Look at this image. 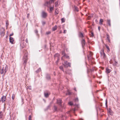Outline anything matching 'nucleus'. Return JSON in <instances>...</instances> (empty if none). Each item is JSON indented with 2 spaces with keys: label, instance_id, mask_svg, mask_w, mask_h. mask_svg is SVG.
I'll list each match as a JSON object with an SVG mask.
<instances>
[{
  "label": "nucleus",
  "instance_id": "nucleus-59",
  "mask_svg": "<svg viewBox=\"0 0 120 120\" xmlns=\"http://www.w3.org/2000/svg\"><path fill=\"white\" fill-rule=\"evenodd\" d=\"M61 59H62V58H61Z\"/></svg>",
  "mask_w": 120,
  "mask_h": 120
},
{
  "label": "nucleus",
  "instance_id": "nucleus-29",
  "mask_svg": "<svg viewBox=\"0 0 120 120\" xmlns=\"http://www.w3.org/2000/svg\"><path fill=\"white\" fill-rule=\"evenodd\" d=\"M15 98V95L14 94H13L12 96V99L13 100H14Z\"/></svg>",
  "mask_w": 120,
  "mask_h": 120
},
{
  "label": "nucleus",
  "instance_id": "nucleus-17",
  "mask_svg": "<svg viewBox=\"0 0 120 120\" xmlns=\"http://www.w3.org/2000/svg\"><path fill=\"white\" fill-rule=\"evenodd\" d=\"M105 46L106 48L107 49V51L108 52H109L110 51V49H109V47L108 46H107V45H105Z\"/></svg>",
  "mask_w": 120,
  "mask_h": 120
},
{
  "label": "nucleus",
  "instance_id": "nucleus-40",
  "mask_svg": "<svg viewBox=\"0 0 120 120\" xmlns=\"http://www.w3.org/2000/svg\"><path fill=\"white\" fill-rule=\"evenodd\" d=\"M65 53L64 51H63L62 52V55H63V56H64V55H65Z\"/></svg>",
  "mask_w": 120,
  "mask_h": 120
},
{
  "label": "nucleus",
  "instance_id": "nucleus-2",
  "mask_svg": "<svg viewBox=\"0 0 120 120\" xmlns=\"http://www.w3.org/2000/svg\"><path fill=\"white\" fill-rule=\"evenodd\" d=\"M100 53L101 55L103 58H106L105 54L104 53V50L103 49H102L101 50L100 52Z\"/></svg>",
  "mask_w": 120,
  "mask_h": 120
},
{
  "label": "nucleus",
  "instance_id": "nucleus-24",
  "mask_svg": "<svg viewBox=\"0 0 120 120\" xmlns=\"http://www.w3.org/2000/svg\"><path fill=\"white\" fill-rule=\"evenodd\" d=\"M45 96L46 97H47L48 96L49 94L48 93H45Z\"/></svg>",
  "mask_w": 120,
  "mask_h": 120
},
{
  "label": "nucleus",
  "instance_id": "nucleus-45",
  "mask_svg": "<svg viewBox=\"0 0 120 120\" xmlns=\"http://www.w3.org/2000/svg\"><path fill=\"white\" fill-rule=\"evenodd\" d=\"M54 0H50V1H51V2H54Z\"/></svg>",
  "mask_w": 120,
  "mask_h": 120
},
{
  "label": "nucleus",
  "instance_id": "nucleus-37",
  "mask_svg": "<svg viewBox=\"0 0 120 120\" xmlns=\"http://www.w3.org/2000/svg\"><path fill=\"white\" fill-rule=\"evenodd\" d=\"M29 120H31V115H30L29 117Z\"/></svg>",
  "mask_w": 120,
  "mask_h": 120
},
{
  "label": "nucleus",
  "instance_id": "nucleus-50",
  "mask_svg": "<svg viewBox=\"0 0 120 120\" xmlns=\"http://www.w3.org/2000/svg\"><path fill=\"white\" fill-rule=\"evenodd\" d=\"M105 104H106V105H107V101H106V102H105Z\"/></svg>",
  "mask_w": 120,
  "mask_h": 120
},
{
  "label": "nucleus",
  "instance_id": "nucleus-14",
  "mask_svg": "<svg viewBox=\"0 0 120 120\" xmlns=\"http://www.w3.org/2000/svg\"><path fill=\"white\" fill-rule=\"evenodd\" d=\"M107 23L108 24L109 26H111V22H110V20L109 19H108L107 20Z\"/></svg>",
  "mask_w": 120,
  "mask_h": 120
},
{
  "label": "nucleus",
  "instance_id": "nucleus-53",
  "mask_svg": "<svg viewBox=\"0 0 120 120\" xmlns=\"http://www.w3.org/2000/svg\"><path fill=\"white\" fill-rule=\"evenodd\" d=\"M50 2H47L46 3L47 4H48L49 3H50Z\"/></svg>",
  "mask_w": 120,
  "mask_h": 120
},
{
  "label": "nucleus",
  "instance_id": "nucleus-39",
  "mask_svg": "<svg viewBox=\"0 0 120 120\" xmlns=\"http://www.w3.org/2000/svg\"><path fill=\"white\" fill-rule=\"evenodd\" d=\"M55 13L56 14H58V12L57 10H55Z\"/></svg>",
  "mask_w": 120,
  "mask_h": 120
},
{
  "label": "nucleus",
  "instance_id": "nucleus-10",
  "mask_svg": "<svg viewBox=\"0 0 120 120\" xmlns=\"http://www.w3.org/2000/svg\"><path fill=\"white\" fill-rule=\"evenodd\" d=\"M9 40L10 42L12 44L14 41L13 38H12L10 37L9 38Z\"/></svg>",
  "mask_w": 120,
  "mask_h": 120
},
{
  "label": "nucleus",
  "instance_id": "nucleus-32",
  "mask_svg": "<svg viewBox=\"0 0 120 120\" xmlns=\"http://www.w3.org/2000/svg\"><path fill=\"white\" fill-rule=\"evenodd\" d=\"M54 110L55 111H56L57 109V107L56 106H54Z\"/></svg>",
  "mask_w": 120,
  "mask_h": 120
},
{
  "label": "nucleus",
  "instance_id": "nucleus-44",
  "mask_svg": "<svg viewBox=\"0 0 120 120\" xmlns=\"http://www.w3.org/2000/svg\"><path fill=\"white\" fill-rule=\"evenodd\" d=\"M91 36L92 37L93 36H94V34L93 32H91Z\"/></svg>",
  "mask_w": 120,
  "mask_h": 120
},
{
  "label": "nucleus",
  "instance_id": "nucleus-35",
  "mask_svg": "<svg viewBox=\"0 0 120 120\" xmlns=\"http://www.w3.org/2000/svg\"><path fill=\"white\" fill-rule=\"evenodd\" d=\"M51 33V32L50 31L47 32H46V34L47 35H48Z\"/></svg>",
  "mask_w": 120,
  "mask_h": 120
},
{
  "label": "nucleus",
  "instance_id": "nucleus-1",
  "mask_svg": "<svg viewBox=\"0 0 120 120\" xmlns=\"http://www.w3.org/2000/svg\"><path fill=\"white\" fill-rule=\"evenodd\" d=\"M8 66H6L5 67H3L2 70L1 71L0 73L2 75L4 73L3 75H4V74L8 70Z\"/></svg>",
  "mask_w": 120,
  "mask_h": 120
},
{
  "label": "nucleus",
  "instance_id": "nucleus-18",
  "mask_svg": "<svg viewBox=\"0 0 120 120\" xmlns=\"http://www.w3.org/2000/svg\"><path fill=\"white\" fill-rule=\"evenodd\" d=\"M103 20L102 19H100L99 22V23L100 25H102V22H103Z\"/></svg>",
  "mask_w": 120,
  "mask_h": 120
},
{
  "label": "nucleus",
  "instance_id": "nucleus-21",
  "mask_svg": "<svg viewBox=\"0 0 120 120\" xmlns=\"http://www.w3.org/2000/svg\"><path fill=\"white\" fill-rule=\"evenodd\" d=\"M108 112L111 115L112 114V112H111V109H109L108 111Z\"/></svg>",
  "mask_w": 120,
  "mask_h": 120
},
{
  "label": "nucleus",
  "instance_id": "nucleus-58",
  "mask_svg": "<svg viewBox=\"0 0 120 120\" xmlns=\"http://www.w3.org/2000/svg\"><path fill=\"white\" fill-rule=\"evenodd\" d=\"M61 33V31H60V33Z\"/></svg>",
  "mask_w": 120,
  "mask_h": 120
},
{
  "label": "nucleus",
  "instance_id": "nucleus-34",
  "mask_svg": "<svg viewBox=\"0 0 120 120\" xmlns=\"http://www.w3.org/2000/svg\"><path fill=\"white\" fill-rule=\"evenodd\" d=\"M74 101L76 102H78L79 101L78 98H76L75 99Z\"/></svg>",
  "mask_w": 120,
  "mask_h": 120
},
{
  "label": "nucleus",
  "instance_id": "nucleus-13",
  "mask_svg": "<svg viewBox=\"0 0 120 120\" xmlns=\"http://www.w3.org/2000/svg\"><path fill=\"white\" fill-rule=\"evenodd\" d=\"M57 28V26L56 25H55L52 28V30L53 31H55L56 30Z\"/></svg>",
  "mask_w": 120,
  "mask_h": 120
},
{
  "label": "nucleus",
  "instance_id": "nucleus-52",
  "mask_svg": "<svg viewBox=\"0 0 120 120\" xmlns=\"http://www.w3.org/2000/svg\"><path fill=\"white\" fill-rule=\"evenodd\" d=\"M74 90H75L76 91V88H74Z\"/></svg>",
  "mask_w": 120,
  "mask_h": 120
},
{
  "label": "nucleus",
  "instance_id": "nucleus-3",
  "mask_svg": "<svg viewBox=\"0 0 120 120\" xmlns=\"http://www.w3.org/2000/svg\"><path fill=\"white\" fill-rule=\"evenodd\" d=\"M64 66L66 67H71V64L70 63H68L67 61L64 62V64H63Z\"/></svg>",
  "mask_w": 120,
  "mask_h": 120
},
{
  "label": "nucleus",
  "instance_id": "nucleus-7",
  "mask_svg": "<svg viewBox=\"0 0 120 120\" xmlns=\"http://www.w3.org/2000/svg\"><path fill=\"white\" fill-rule=\"evenodd\" d=\"M57 103L60 105L62 103V100L61 99H57Z\"/></svg>",
  "mask_w": 120,
  "mask_h": 120
},
{
  "label": "nucleus",
  "instance_id": "nucleus-11",
  "mask_svg": "<svg viewBox=\"0 0 120 120\" xmlns=\"http://www.w3.org/2000/svg\"><path fill=\"white\" fill-rule=\"evenodd\" d=\"M111 71V70L109 69L108 68H106V73H110Z\"/></svg>",
  "mask_w": 120,
  "mask_h": 120
},
{
  "label": "nucleus",
  "instance_id": "nucleus-41",
  "mask_svg": "<svg viewBox=\"0 0 120 120\" xmlns=\"http://www.w3.org/2000/svg\"><path fill=\"white\" fill-rule=\"evenodd\" d=\"M28 89L30 90H31V87L30 86H29L28 87Z\"/></svg>",
  "mask_w": 120,
  "mask_h": 120
},
{
  "label": "nucleus",
  "instance_id": "nucleus-51",
  "mask_svg": "<svg viewBox=\"0 0 120 120\" xmlns=\"http://www.w3.org/2000/svg\"><path fill=\"white\" fill-rule=\"evenodd\" d=\"M69 113H70V112H69V111L68 112H67V113L68 114H69Z\"/></svg>",
  "mask_w": 120,
  "mask_h": 120
},
{
  "label": "nucleus",
  "instance_id": "nucleus-30",
  "mask_svg": "<svg viewBox=\"0 0 120 120\" xmlns=\"http://www.w3.org/2000/svg\"><path fill=\"white\" fill-rule=\"evenodd\" d=\"M8 21H7L6 22V26L7 27L8 26Z\"/></svg>",
  "mask_w": 120,
  "mask_h": 120
},
{
  "label": "nucleus",
  "instance_id": "nucleus-25",
  "mask_svg": "<svg viewBox=\"0 0 120 120\" xmlns=\"http://www.w3.org/2000/svg\"><path fill=\"white\" fill-rule=\"evenodd\" d=\"M3 31H2V32H1V34H2V35H3V36H4V30L3 29Z\"/></svg>",
  "mask_w": 120,
  "mask_h": 120
},
{
  "label": "nucleus",
  "instance_id": "nucleus-20",
  "mask_svg": "<svg viewBox=\"0 0 120 120\" xmlns=\"http://www.w3.org/2000/svg\"><path fill=\"white\" fill-rule=\"evenodd\" d=\"M64 56L67 58L69 59V56L66 54H65V55H64L63 56Z\"/></svg>",
  "mask_w": 120,
  "mask_h": 120
},
{
  "label": "nucleus",
  "instance_id": "nucleus-8",
  "mask_svg": "<svg viewBox=\"0 0 120 120\" xmlns=\"http://www.w3.org/2000/svg\"><path fill=\"white\" fill-rule=\"evenodd\" d=\"M60 56L59 54L57 53L54 56L55 57H57V61H59V57Z\"/></svg>",
  "mask_w": 120,
  "mask_h": 120
},
{
  "label": "nucleus",
  "instance_id": "nucleus-26",
  "mask_svg": "<svg viewBox=\"0 0 120 120\" xmlns=\"http://www.w3.org/2000/svg\"><path fill=\"white\" fill-rule=\"evenodd\" d=\"M75 10L77 12H78L79 11L78 8L76 6L75 7Z\"/></svg>",
  "mask_w": 120,
  "mask_h": 120
},
{
  "label": "nucleus",
  "instance_id": "nucleus-47",
  "mask_svg": "<svg viewBox=\"0 0 120 120\" xmlns=\"http://www.w3.org/2000/svg\"><path fill=\"white\" fill-rule=\"evenodd\" d=\"M29 14H28L27 15V18H29Z\"/></svg>",
  "mask_w": 120,
  "mask_h": 120
},
{
  "label": "nucleus",
  "instance_id": "nucleus-55",
  "mask_svg": "<svg viewBox=\"0 0 120 120\" xmlns=\"http://www.w3.org/2000/svg\"><path fill=\"white\" fill-rule=\"evenodd\" d=\"M98 30H100V27H98Z\"/></svg>",
  "mask_w": 120,
  "mask_h": 120
},
{
  "label": "nucleus",
  "instance_id": "nucleus-56",
  "mask_svg": "<svg viewBox=\"0 0 120 120\" xmlns=\"http://www.w3.org/2000/svg\"><path fill=\"white\" fill-rule=\"evenodd\" d=\"M117 64V62H115V65H116Z\"/></svg>",
  "mask_w": 120,
  "mask_h": 120
},
{
  "label": "nucleus",
  "instance_id": "nucleus-19",
  "mask_svg": "<svg viewBox=\"0 0 120 120\" xmlns=\"http://www.w3.org/2000/svg\"><path fill=\"white\" fill-rule=\"evenodd\" d=\"M49 9L50 11H52L53 10V6L51 7H49Z\"/></svg>",
  "mask_w": 120,
  "mask_h": 120
},
{
  "label": "nucleus",
  "instance_id": "nucleus-57",
  "mask_svg": "<svg viewBox=\"0 0 120 120\" xmlns=\"http://www.w3.org/2000/svg\"><path fill=\"white\" fill-rule=\"evenodd\" d=\"M54 75H55V72H54Z\"/></svg>",
  "mask_w": 120,
  "mask_h": 120
},
{
  "label": "nucleus",
  "instance_id": "nucleus-60",
  "mask_svg": "<svg viewBox=\"0 0 120 120\" xmlns=\"http://www.w3.org/2000/svg\"><path fill=\"white\" fill-rule=\"evenodd\" d=\"M1 0H0V1Z\"/></svg>",
  "mask_w": 120,
  "mask_h": 120
},
{
  "label": "nucleus",
  "instance_id": "nucleus-6",
  "mask_svg": "<svg viewBox=\"0 0 120 120\" xmlns=\"http://www.w3.org/2000/svg\"><path fill=\"white\" fill-rule=\"evenodd\" d=\"M81 43L83 48L85 45V41L84 39H83L81 41Z\"/></svg>",
  "mask_w": 120,
  "mask_h": 120
},
{
  "label": "nucleus",
  "instance_id": "nucleus-33",
  "mask_svg": "<svg viewBox=\"0 0 120 120\" xmlns=\"http://www.w3.org/2000/svg\"><path fill=\"white\" fill-rule=\"evenodd\" d=\"M2 117V112H0V118H1Z\"/></svg>",
  "mask_w": 120,
  "mask_h": 120
},
{
  "label": "nucleus",
  "instance_id": "nucleus-23",
  "mask_svg": "<svg viewBox=\"0 0 120 120\" xmlns=\"http://www.w3.org/2000/svg\"><path fill=\"white\" fill-rule=\"evenodd\" d=\"M60 69L62 70L63 71H64V70L63 69V68L62 66H60L59 67Z\"/></svg>",
  "mask_w": 120,
  "mask_h": 120
},
{
  "label": "nucleus",
  "instance_id": "nucleus-38",
  "mask_svg": "<svg viewBox=\"0 0 120 120\" xmlns=\"http://www.w3.org/2000/svg\"><path fill=\"white\" fill-rule=\"evenodd\" d=\"M42 25H44L45 24V22L44 21H42Z\"/></svg>",
  "mask_w": 120,
  "mask_h": 120
},
{
  "label": "nucleus",
  "instance_id": "nucleus-36",
  "mask_svg": "<svg viewBox=\"0 0 120 120\" xmlns=\"http://www.w3.org/2000/svg\"><path fill=\"white\" fill-rule=\"evenodd\" d=\"M46 78L48 79H50V77L48 75H47L46 76Z\"/></svg>",
  "mask_w": 120,
  "mask_h": 120
},
{
  "label": "nucleus",
  "instance_id": "nucleus-5",
  "mask_svg": "<svg viewBox=\"0 0 120 120\" xmlns=\"http://www.w3.org/2000/svg\"><path fill=\"white\" fill-rule=\"evenodd\" d=\"M6 97L5 96H3L1 98V101L2 102H4L6 100Z\"/></svg>",
  "mask_w": 120,
  "mask_h": 120
},
{
  "label": "nucleus",
  "instance_id": "nucleus-49",
  "mask_svg": "<svg viewBox=\"0 0 120 120\" xmlns=\"http://www.w3.org/2000/svg\"><path fill=\"white\" fill-rule=\"evenodd\" d=\"M26 43H28V40H27V39H26Z\"/></svg>",
  "mask_w": 120,
  "mask_h": 120
},
{
  "label": "nucleus",
  "instance_id": "nucleus-16",
  "mask_svg": "<svg viewBox=\"0 0 120 120\" xmlns=\"http://www.w3.org/2000/svg\"><path fill=\"white\" fill-rule=\"evenodd\" d=\"M106 36H107V38L108 41H109V42H110V37H109V35L108 34H107Z\"/></svg>",
  "mask_w": 120,
  "mask_h": 120
},
{
  "label": "nucleus",
  "instance_id": "nucleus-27",
  "mask_svg": "<svg viewBox=\"0 0 120 120\" xmlns=\"http://www.w3.org/2000/svg\"><path fill=\"white\" fill-rule=\"evenodd\" d=\"M68 103L69 105L71 106L73 105V103L71 101L69 102Z\"/></svg>",
  "mask_w": 120,
  "mask_h": 120
},
{
  "label": "nucleus",
  "instance_id": "nucleus-4",
  "mask_svg": "<svg viewBox=\"0 0 120 120\" xmlns=\"http://www.w3.org/2000/svg\"><path fill=\"white\" fill-rule=\"evenodd\" d=\"M47 14L45 12L43 11L41 13V16L43 18H45L47 16Z\"/></svg>",
  "mask_w": 120,
  "mask_h": 120
},
{
  "label": "nucleus",
  "instance_id": "nucleus-43",
  "mask_svg": "<svg viewBox=\"0 0 120 120\" xmlns=\"http://www.w3.org/2000/svg\"><path fill=\"white\" fill-rule=\"evenodd\" d=\"M35 32L36 33V34L38 32V31L37 30H35Z\"/></svg>",
  "mask_w": 120,
  "mask_h": 120
},
{
  "label": "nucleus",
  "instance_id": "nucleus-22",
  "mask_svg": "<svg viewBox=\"0 0 120 120\" xmlns=\"http://www.w3.org/2000/svg\"><path fill=\"white\" fill-rule=\"evenodd\" d=\"M61 20L62 22H65V19L64 18H63L61 19Z\"/></svg>",
  "mask_w": 120,
  "mask_h": 120
},
{
  "label": "nucleus",
  "instance_id": "nucleus-28",
  "mask_svg": "<svg viewBox=\"0 0 120 120\" xmlns=\"http://www.w3.org/2000/svg\"><path fill=\"white\" fill-rule=\"evenodd\" d=\"M41 69L40 68H39L38 70L36 71V72L37 73L38 72H39L41 71Z\"/></svg>",
  "mask_w": 120,
  "mask_h": 120
},
{
  "label": "nucleus",
  "instance_id": "nucleus-46",
  "mask_svg": "<svg viewBox=\"0 0 120 120\" xmlns=\"http://www.w3.org/2000/svg\"><path fill=\"white\" fill-rule=\"evenodd\" d=\"M13 33H12V34H11L10 35V37L12 36L13 35Z\"/></svg>",
  "mask_w": 120,
  "mask_h": 120
},
{
  "label": "nucleus",
  "instance_id": "nucleus-15",
  "mask_svg": "<svg viewBox=\"0 0 120 120\" xmlns=\"http://www.w3.org/2000/svg\"><path fill=\"white\" fill-rule=\"evenodd\" d=\"M79 37L83 38V35L82 33H80L79 34Z\"/></svg>",
  "mask_w": 120,
  "mask_h": 120
},
{
  "label": "nucleus",
  "instance_id": "nucleus-31",
  "mask_svg": "<svg viewBox=\"0 0 120 120\" xmlns=\"http://www.w3.org/2000/svg\"><path fill=\"white\" fill-rule=\"evenodd\" d=\"M27 58L26 57V58L25 59V60L24 61V63H26L27 62Z\"/></svg>",
  "mask_w": 120,
  "mask_h": 120
},
{
  "label": "nucleus",
  "instance_id": "nucleus-42",
  "mask_svg": "<svg viewBox=\"0 0 120 120\" xmlns=\"http://www.w3.org/2000/svg\"><path fill=\"white\" fill-rule=\"evenodd\" d=\"M67 31V30H64V34H65Z\"/></svg>",
  "mask_w": 120,
  "mask_h": 120
},
{
  "label": "nucleus",
  "instance_id": "nucleus-48",
  "mask_svg": "<svg viewBox=\"0 0 120 120\" xmlns=\"http://www.w3.org/2000/svg\"><path fill=\"white\" fill-rule=\"evenodd\" d=\"M69 95H70L71 94V93L70 92H68V94Z\"/></svg>",
  "mask_w": 120,
  "mask_h": 120
},
{
  "label": "nucleus",
  "instance_id": "nucleus-54",
  "mask_svg": "<svg viewBox=\"0 0 120 120\" xmlns=\"http://www.w3.org/2000/svg\"><path fill=\"white\" fill-rule=\"evenodd\" d=\"M58 61H56V64H57V63H58Z\"/></svg>",
  "mask_w": 120,
  "mask_h": 120
},
{
  "label": "nucleus",
  "instance_id": "nucleus-9",
  "mask_svg": "<svg viewBox=\"0 0 120 120\" xmlns=\"http://www.w3.org/2000/svg\"><path fill=\"white\" fill-rule=\"evenodd\" d=\"M59 1L57 0L55 3V7H57L60 5L59 3Z\"/></svg>",
  "mask_w": 120,
  "mask_h": 120
},
{
  "label": "nucleus",
  "instance_id": "nucleus-12",
  "mask_svg": "<svg viewBox=\"0 0 120 120\" xmlns=\"http://www.w3.org/2000/svg\"><path fill=\"white\" fill-rule=\"evenodd\" d=\"M79 105H77L76 106L75 108H74L73 109V112L74 113L75 112V111L77 110V109H76V108H79Z\"/></svg>",
  "mask_w": 120,
  "mask_h": 120
}]
</instances>
